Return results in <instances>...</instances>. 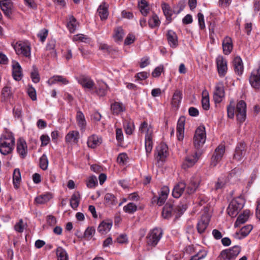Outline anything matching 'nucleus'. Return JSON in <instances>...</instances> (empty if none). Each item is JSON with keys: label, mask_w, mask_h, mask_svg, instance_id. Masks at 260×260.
Wrapping results in <instances>:
<instances>
[{"label": "nucleus", "mask_w": 260, "mask_h": 260, "mask_svg": "<svg viewBox=\"0 0 260 260\" xmlns=\"http://www.w3.org/2000/svg\"><path fill=\"white\" fill-rule=\"evenodd\" d=\"M102 138L96 135H92L88 137L87 140V146H100L102 144Z\"/></svg>", "instance_id": "a878e982"}, {"label": "nucleus", "mask_w": 260, "mask_h": 260, "mask_svg": "<svg viewBox=\"0 0 260 260\" xmlns=\"http://www.w3.org/2000/svg\"><path fill=\"white\" fill-rule=\"evenodd\" d=\"M104 204L106 206L111 207L115 206L117 204V200L116 197L110 193H107L104 197Z\"/></svg>", "instance_id": "c85d7f7f"}, {"label": "nucleus", "mask_w": 260, "mask_h": 260, "mask_svg": "<svg viewBox=\"0 0 260 260\" xmlns=\"http://www.w3.org/2000/svg\"><path fill=\"white\" fill-rule=\"evenodd\" d=\"M58 260H68V255L66 251L61 247H58L56 251Z\"/></svg>", "instance_id": "37998d69"}, {"label": "nucleus", "mask_w": 260, "mask_h": 260, "mask_svg": "<svg viewBox=\"0 0 260 260\" xmlns=\"http://www.w3.org/2000/svg\"><path fill=\"white\" fill-rule=\"evenodd\" d=\"M225 152V147H216L212 157L211 165L215 167Z\"/></svg>", "instance_id": "dca6fc26"}, {"label": "nucleus", "mask_w": 260, "mask_h": 260, "mask_svg": "<svg viewBox=\"0 0 260 260\" xmlns=\"http://www.w3.org/2000/svg\"><path fill=\"white\" fill-rule=\"evenodd\" d=\"M186 187V184L183 182H180L176 185L172 191V196L175 198H179Z\"/></svg>", "instance_id": "b1692460"}, {"label": "nucleus", "mask_w": 260, "mask_h": 260, "mask_svg": "<svg viewBox=\"0 0 260 260\" xmlns=\"http://www.w3.org/2000/svg\"><path fill=\"white\" fill-rule=\"evenodd\" d=\"M95 232V231L93 227H88L84 232L83 237L87 240L90 239L94 235Z\"/></svg>", "instance_id": "3c124183"}, {"label": "nucleus", "mask_w": 260, "mask_h": 260, "mask_svg": "<svg viewBox=\"0 0 260 260\" xmlns=\"http://www.w3.org/2000/svg\"><path fill=\"white\" fill-rule=\"evenodd\" d=\"M127 158L128 157L126 153H120L117 157V161L120 164L124 165L126 162Z\"/></svg>", "instance_id": "0e129e2a"}, {"label": "nucleus", "mask_w": 260, "mask_h": 260, "mask_svg": "<svg viewBox=\"0 0 260 260\" xmlns=\"http://www.w3.org/2000/svg\"><path fill=\"white\" fill-rule=\"evenodd\" d=\"M225 185V181L223 178L218 179L217 181L215 183V188L216 190L222 188Z\"/></svg>", "instance_id": "774afa93"}, {"label": "nucleus", "mask_w": 260, "mask_h": 260, "mask_svg": "<svg viewBox=\"0 0 260 260\" xmlns=\"http://www.w3.org/2000/svg\"><path fill=\"white\" fill-rule=\"evenodd\" d=\"M162 232L160 229L154 228L151 230L146 237V243L148 246L155 247L162 237Z\"/></svg>", "instance_id": "7ed1b4c3"}, {"label": "nucleus", "mask_w": 260, "mask_h": 260, "mask_svg": "<svg viewBox=\"0 0 260 260\" xmlns=\"http://www.w3.org/2000/svg\"><path fill=\"white\" fill-rule=\"evenodd\" d=\"M51 198V197L49 194L41 195L36 198L35 202L39 204H44L48 202Z\"/></svg>", "instance_id": "a18cd8bd"}, {"label": "nucleus", "mask_w": 260, "mask_h": 260, "mask_svg": "<svg viewBox=\"0 0 260 260\" xmlns=\"http://www.w3.org/2000/svg\"><path fill=\"white\" fill-rule=\"evenodd\" d=\"M14 229L16 231L19 233H22L24 229V225L23 221L22 219H20L19 221L14 225Z\"/></svg>", "instance_id": "4d7b16f0"}, {"label": "nucleus", "mask_w": 260, "mask_h": 260, "mask_svg": "<svg viewBox=\"0 0 260 260\" xmlns=\"http://www.w3.org/2000/svg\"><path fill=\"white\" fill-rule=\"evenodd\" d=\"M241 251V248L239 246H234L233 247L222 250L219 257L222 260H235Z\"/></svg>", "instance_id": "39448f33"}, {"label": "nucleus", "mask_w": 260, "mask_h": 260, "mask_svg": "<svg viewBox=\"0 0 260 260\" xmlns=\"http://www.w3.org/2000/svg\"><path fill=\"white\" fill-rule=\"evenodd\" d=\"M124 35V30L121 26L117 27L114 29L113 37L115 41H121Z\"/></svg>", "instance_id": "e433bc0d"}, {"label": "nucleus", "mask_w": 260, "mask_h": 260, "mask_svg": "<svg viewBox=\"0 0 260 260\" xmlns=\"http://www.w3.org/2000/svg\"><path fill=\"white\" fill-rule=\"evenodd\" d=\"M202 106L205 110H208L210 107L209 98L206 90L203 92Z\"/></svg>", "instance_id": "a19ab883"}, {"label": "nucleus", "mask_w": 260, "mask_h": 260, "mask_svg": "<svg viewBox=\"0 0 260 260\" xmlns=\"http://www.w3.org/2000/svg\"><path fill=\"white\" fill-rule=\"evenodd\" d=\"M0 8L5 15L9 17L12 14L13 3L11 0H1L0 1Z\"/></svg>", "instance_id": "2eb2a0df"}, {"label": "nucleus", "mask_w": 260, "mask_h": 260, "mask_svg": "<svg viewBox=\"0 0 260 260\" xmlns=\"http://www.w3.org/2000/svg\"><path fill=\"white\" fill-rule=\"evenodd\" d=\"M27 93L32 101H36L37 100L36 90L31 85L28 86Z\"/></svg>", "instance_id": "6e6d98bb"}, {"label": "nucleus", "mask_w": 260, "mask_h": 260, "mask_svg": "<svg viewBox=\"0 0 260 260\" xmlns=\"http://www.w3.org/2000/svg\"><path fill=\"white\" fill-rule=\"evenodd\" d=\"M14 48L17 54L30 58L31 49L28 42L18 41L14 45Z\"/></svg>", "instance_id": "20e7f679"}, {"label": "nucleus", "mask_w": 260, "mask_h": 260, "mask_svg": "<svg viewBox=\"0 0 260 260\" xmlns=\"http://www.w3.org/2000/svg\"><path fill=\"white\" fill-rule=\"evenodd\" d=\"M207 253L205 251H200L196 254L191 257L189 260H202L206 257Z\"/></svg>", "instance_id": "13d9d810"}, {"label": "nucleus", "mask_w": 260, "mask_h": 260, "mask_svg": "<svg viewBox=\"0 0 260 260\" xmlns=\"http://www.w3.org/2000/svg\"><path fill=\"white\" fill-rule=\"evenodd\" d=\"M186 206L180 204L175 206L172 202H168L164 206L162 211V216L164 218L168 219L173 216L175 219L178 218L185 211Z\"/></svg>", "instance_id": "f257e3e1"}, {"label": "nucleus", "mask_w": 260, "mask_h": 260, "mask_svg": "<svg viewBox=\"0 0 260 260\" xmlns=\"http://www.w3.org/2000/svg\"><path fill=\"white\" fill-rule=\"evenodd\" d=\"M224 97V87L222 84H218L215 87L213 99L215 103H220Z\"/></svg>", "instance_id": "6ab92c4d"}, {"label": "nucleus", "mask_w": 260, "mask_h": 260, "mask_svg": "<svg viewBox=\"0 0 260 260\" xmlns=\"http://www.w3.org/2000/svg\"><path fill=\"white\" fill-rule=\"evenodd\" d=\"M222 46L224 54H230L233 48L232 38L229 36L225 37L222 41Z\"/></svg>", "instance_id": "412c9836"}, {"label": "nucleus", "mask_w": 260, "mask_h": 260, "mask_svg": "<svg viewBox=\"0 0 260 260\" xmlns=\"http://www.w3.org/2000/svg\"><path fill=\"white\" fill-rule=\"evenodd\" d=\"M168 155V147H156L155 156L157 161H164Z\"/></svg>", "instance_id": "aec40b11"}, {"label": "nucleus", "mask_w": 260, "mask_h": 260, "mask_svg": "<svg viewBox=\"0 0 260 260\" xmlns=\"http://www.w3.org/2000/svg\"><path fill=\"white\" fill-rule=\"evenodd\" d=\"M27 147H17V152L22 158H25L26 156L27 153Z\"/></svg>", "instance_id": "338daca9"}, {"label": "nucleus", "mask_w": 260, "mask_h": 260, "mask_svg": "<svg viewBox=\"0 0 260 260\" xmlns=\"http://www.w3.org/2000/svg\"><path fill=\"white\" fill-rule=\"evenodd\" d=\"M52 84L55 83L56 82H60L62 83L63 84H67L69 81L67 79L61 76H56L53 77V79L51 81Z\"/></svg>", "instance_id": "052dcab7"}, {"label": "nucleus", "mask_w": 260, "mask_h": 260, "mask_svg": "<svg viewBox=\"0 0 260 260\" xmlns=\"http://www.w3.org/2000/svg\"><path fill=\"white\" fill-rule=\"evenodd\" d=\"M233 66L235 73L238 75H242L243 72V64L242 59L239 56H236L234 58Z\"/></svg>", "instance_id": "393cba45"}, {"label": "nucleus", "mask_w": 260, "mask_h": 260, "mask_svg": "<svg viewBox=\"0 0 260 260\" xmlns=\"http://www.w3.org/2000/svg\"><path fill=\"white\" fill-rule=\"evenodd\" d=\"M48 160L45 154H43L40 158V167L43 170L48 168Z\"/></svg>", "instance_id": "603ef678"}, {"label": "nucleus", "mask_w": 260, "mask_h": 260, "mask_svg": "<svg viewBox=\"0 0 260 260\" xmlns=\"http://www.w3.org/2000/svg\"><path fill=\"white\" fill-rule=\"evenodd\" d=\"M182 99V92L180 90L175 91L172 98L171 104L173 107L178 108Z\"/></svg>", "instance_id": "cd10ccee"}, {"label": "nucleus", "mask_w": 260, "mask_h": 260, "mask_svg": "<svg viewBox=\"0 0 260 260\" xmlns=\"http://www.w3.org/2000/svg\"><path fill=\"white\" fill-rule=\"evenodd\" d=\"M164 70V66L160 65L156 67L152 73V76L153 77H158L160 76L161 72Z\"/></svg>", "instance_id": "680f3d73"}, {"label": "nucleus", "mask_w": 260, "mask_h": 260, "mask_svg": "<svg viewBox=\"0 0 260 260\" xmlns=\"http://www.w3.org/2000/svg\"><path fill=\"white\" fill-rule=\"evenodd\" d=\"M206 135L205 127L203 126H199L195 132L193 137L194 146L203 145L206 141Z\"/></svg>", "instance_id": "0eeeda50"}, {"label": "nucleus", "mask_w": 260, "mask_h": 260, "mask_svg": "<svg viewBox=\"0 0 260 260\" xmlns=\"http://www.w3.org/2000/svg\"><path fill=\"white\" fill-rule=\"evenodd\" d=\"M76 120L81 129H84L86 126V121L84 115L81 111H78L76 115Z\"/></svg>", "instance_id": "f704fd0d"}, {"label": "nucleus", "mask_w": 260, "mask_h": 260, "mask_svg": "<svg viewBox=\"0 0 260 260\" xmlns=\"http://www.w3.org/2000/svg\"><path fill=\"white\" fill-rule=\"evenodd\" d=\"M216 64L219 76H224L228 70L226 60L222 56H219L216 58Z\"/></svg>", "instance_id": "4468645a"}, {"label": "nucleus", "mask_w": 260, "mask_h": 260, "mask_svg": "<svg viewBox=\"0 0 260 260\" xmlns=\"http://www.w3.org/2000/svg\"><path fill=\"white\" fill-rule=\"evenodd\" d=\"M97 12L102 20H106L109 15L108 5L103 2L99 7Z\"/></svg>", "instance_id": "4be33fe9"}, {"label": "nucleus", "mask_w": 260, "mask_h": 260, "mask_svg": "<svg viewBox=\"0 0 260 260\" xmlns=\"http://www.w3.org/2000/svg\"><path fill=\"white\" fill-rule=\"evenodd\" d=\"M185 118L181 116L179 118L177 125V137L179 141H182L184 138V125Z\"/></svg>", "instance_id": "a211bd4d"}, {"label": "nucleus", "mask_w": 260, "mask_h": 260, "mask_svg": "<svg viewBox=\"0 0 260 260\" xmlns=\"http://www.w3.org/2000/svg\"><path fill=\"white\" fill-rule=\"evenodd\" d=\"M137 210V206L133 203H129L124 206L123 210L129 214H133Z\"/></svg>", "instance_id": "09e8293b"}, {"label": "nucleus", "mask_w": 260, "mask_h": 260, "mask_svg": "<svg viewBox=\"0 0 260 260\" xmlns=\"http://www.w3.org/2000/svg\"><path fill=\"white\" fill-rule=\"evenodd\" d=\"M79 132L77 131H72L69 132L66 136V140L68 142H76L79 139Z\"/></svg>", "instance_id": "58836bf2"}, {"label": "nucleus", "mask_w": 260, "mask_h": 260, "mask_svg": "<svg viewBox=\"0 0 260 260\" xmlns=\"http://www.w3.org/2000/svg\"><path fill=\"white\" fill-rule=\"evenodd\" d=\"M77 81L84 88L90 90L93 89L94 83L89 76L81 75L77 78Z\"/></svg>", "instance_id": "f8f14e48"}, {"label": "nucleus", "mask_w": 260, "mask_h": 260, "mask_svg": "<svg viewBox=\"0 0 260 260\" xmlns=\"http://www.w3.org/2000/svg\"><path fill=\"white\" fill-rule=\"evenodd\" d=\"M201 154L202 152L198 150L193 152V154L191 156H186L185 161L182 165V168L184 169H186L193 166Z\"/></svg>", "instance_id": "9d476101"}, {"label": "nucleus", "mask_w": 260, "mask_h": 260, "mask_svg": "<svg viewBox=\"0 0 260 260\" xmlns=\"http://www.w3.org/2000/svg\"><path fill=\"white\" fill-rule=\"evenodd\" d=\"M34 71L31 73V78L32 82L34 83H38L40 81L39 75L38 73L37 70L35 66L33 67Z\"/></svg>", "instance_id": "bf43d9fd"}, {"label": "nucleus", "mask_w": 260, "mask_h": 260, "mask_svg": "<svg viewBox=\"0 0 260 260\" xmlns=\"http://www.w3.org/2000/svg\"><path fill=\"white\" fill-rule=\"evenodd\" d=\"M13 77L16 81H20L22 78V69L18 62H15L13 64Z\"/></svg>", "instance_id": "bb28decb"}, {"label": "nucleus", "mask_w": 260, "mask_h": 260, "mask_svg": "<svg viewBox=\"0 0 260 260\" xmlns=\"http://www.w3.org/2000/svg\"><path fill=\"white\" fill-rule=\"evenodd\" d=\"M112 225V222H106L105 221H102L98 226V231L102 234L108 232Z\"/></svg>", "instance_id": "c9c22d12"}, {"label": "nucleus", "mask_w": 260, "mask_h": 260, "mask_svg": "<svg viewBox=\"0 0 260 260\" xmlns=\"http://www.w3.org/2000/svg\"><path fill=\"white\" fill-rule=\"evenodd\" d=\"M140 11L142 14L146 16L149 12V7L148 3L145 0H141L138 4Z\"/></svg>", "instance_id": "4c0bfd02"}, {"label": "nucleus", "mask_w": 260, "mask_h": 260, "mask_svg": "<svg viewBox=\"0 0 260 260\" xmlns=\"http://www.w3.org/2000/svg\"><path fill=\"white\" fill-rule=\"evenodd\" d=\"M237 119L240 123L243 122L246 118V104L243 101H240L237 104L236 108Z\"/></svg>", "instance_id": "6e6552de"}, {"label": "nucleus", "mask_w": 260, "mask_h": 260, "mask_svg": "<svg viewBox=\"0 0 260 260\" xmlns=\"http://www.w3.org/2000/svg\"><path fill=\"white\" fill-rule=\"evenodd\" d=\"M69 22L67 23V27L71 33H73L77 28L78 22L76 19L73 16H69Z\"/></svg>", "instance_id": "72a5a7b5"}, {"label": "nucleus", "mask_w": 260, "mask_h": 260, "mask_svg": "<svg viewBox=\"0 0 260 260\" xmlns=\"http://www.w3.org/2000/svg\"><path fill=\"white\" fill-rule=\"evenodd\" d=\"M87 186L89 188H92L98 184L97 178L94 176L90 177L87 182Z\"/></svg>", "instance_id": "5fc2aeb1"}, {"label": "nucleus", "mask_w": 260, "mask_h": 260, "mask_svg": "<svg viewBox=\"0 0 260 260\" xmlns=\"http://www.w3.org/2000/svg\"><path fill=\"white\" fill-rule=\"evenodd\" d=\"M244 207V201L241 198L233 200L230 203L227 209L228 214L232 217L237 215L239 212Z\"/></svg>", "instance_id": "f03ea898"}, {"label": "nucleus", "mask_w": 260, "mask_h": 260, "mask_svg": "<svg viewBox=\"0 0 260 260\" xmlns=\"http://www.w3.org/2000/svg\"><path fill=\"white\" fill-rule=\"evenodd\" d=\"M108 88H109L108 86L104 82L100 83L99 87L94 86L93 88L96 94L100 96H104L106 94Z\"/></svg>", "instance_id": "7c9ffc66"}, {"label": "nucleus", "mask_w": 260, "mask_h": 260, "mask_svg": "<svg viewBox=\"0 0 260 260\" xmlns=\"http://www.w3.org/2000/svg\"><path fill=\"white\" fill-rule=\"evenodd\" d=\"M15 138L12 133L6 131L0 138V146H13Z\"/></svg>", "instance_id": "1a4fd4ad"}, {"label": "nucleus", "mask_w": 260, "mask_h": 260, "mask_svg": "<svg viewBox=\"0 0 260 260\" xmlns=\"http://www.w3.org/2000/svg\"><path fill=\"white\" fill-rule=\"evenodd\" d=\"M48 31L46 29H43L38 34V37L40 38V41L42 42H43L46 40L47 36H48Z\"/></svg>", "instance_id": "e2e57ef3"}, {"label": "nucleus", "mask_w": 260, "mask_h": 260, "mask_svg": "<svg viewBox=\"0 0 260 260\" xmlns=\"http://www.w3.org/2000/svg\"><path fill=\"white\" fill-rule=\"evenodd\" d=\"M252 228L253 227L251 224L245 225L240 230V234L243 237H245L249 234Z\"/></svg>", "instance_id": "864d4df0"}, {"label": "nucleus", "mask_w": 260, "mask_h": 260, "mask_svg": "<svg viewBox=\"0 0 260 260\" xmlns=\"http://www.w3.org/2000/svg\"><path fill=\"white\" fill-rule=\"evenodd\" d=\"M167 38L171 47L176 48L178 46V37L174 31L172 30H168L167 34Z\"/></svg>", "instance_id": "5701e85b"}, {"label": "nucleus", "mask_w": 260, "mask_h": 260, "mask_svg": "<svg viewBox=\"0 0 260 260\" xmlns=\"http://www.w3.org/2000/svg\"><path fill=\"white\" fill-rule=\"evenodd\" d=\"M56 44V41L54 39H51L50 40L46 46V49L47 50H52V51L51 52L52 53V55L56 57V52L55 50V47Z\"/></svg>", "instance_id": "de8ad7c7"}, {"label": "nucleus", "mask_w": 260, "mask_h": 260, "mask_svg": "<svg viewBox=\"0 0 260 260\" xmlns=\"http://www.w3.org/2000/svg\"><path fill=\"white\" fill-rule=\"evenodd\" d=\"M111 109L113 114L117 115L120 112H123L125 110V108L122 104L118 102H115L111 104Z\"/></svg>", "instance_id": "ea45409f"}, {"label": "nucleus", "mask_w": 260, "mask_h": 260, "mask_svg": "<svg viewBox=\"0 0 260 260\" xmlns=\"http://www.w3.org/2000/svg\"><path fill=\"white\" fill-rule=\"evenodd\" d=\"M140 131L142 132H146L145 146H153V129L151 125H148L146 121H144L140 126Z\"/></svg>", "instance_id": "423d86ee"}, {"label": "nucleus", "mask_w": 260, "mask_h": 260, "mask_svg": "<svg viewBox=\"0 0 260 260\" xmlns=\"http://www.w3.org/2000/svg\"><path fill=\"white\" fill-rule=\"evenodd\" d=\"M228 116L230 118H233L235 113V107L231 103L227 107Z\"/></svg>", "instance_id": "69168bd1"}, {"label": "nucleus", "mask_w": 260, "mask_h": 260, "mask_svg": "<svg viewBox=\"0 0 260 260\" xmlns=\"http://www.w3.org/2000/svg\"><path fill=\"white\" fill-rule=\"evenodd\" d=\"M161 7L163 10V12L165 15L166 16L167 19H170L171 20V17L172 15V13L169 5L167 4L164 3L162 4Z\"/></svg>", "instance_id": "8fccbe9b"}, {"label": "nucleus", "mask_w": 260, "mask_h": 260, "mask_svg": "<svg viewBox=\"0 0 260 260\" xmlns=\"http://www.w3.org/2000/svg\"><path fill=\"white\" fill-rule=\"evenodd\" d=\"M125 132L127 135H132L134 130L135 126L134 122L131 120H125L123 123Z\"/></svg>", "instance_id": "c03bdc74"}, {"label": "nucleus", "mask_w": 260, "mask_h": 260, "mask_svg": "<svg viewBox=\"0 0 260 260\" xmlns=\"http://www.w3.org/2000/svg\"><path fill=\"white\" fill-rule=\"evenodd\" d=\"M148 24L151 28L158 26L160 24V20L156 14H153L149 19Z\"/></svg>", "instance_id": "49530a36"}, {"label": "nucleus", "mask_w": 260, "mask_h": 260, "mask_svg": "<svg viewBox=\"0 0 260 260\" xmlns=\"http://www.w3.org/2000/svg\"><path fill=\"white\" fill-rule=\"evenodd\" d=\"M249 214V210L244 211L243 213L238 217L234 224L235 227H238L240 224L245 223L248 219Z\"/></svg>", "instance_id": "c756f323"}, {"label": "nucleus", "mask_w": 260, "mask_h": 260, "mask_svg": "<svg viewBox=\"0 0 260 260\" xmlns=\"http://www.w3.org/2000/svg\"><path fill=\"white\" fill-rule=\"evenodd\" d=\"M210 220V217L208 214H204L202 216L201 219L197 224V230L199 233L201 234L205 232L209 224Z\"/></svg>", "instance_id": "f3484780"}, {"label": "nucleus", "mask_w": 260, "mask_h": 260, "mask_svg": "<svg viewBox=\"0 0 260 260\" xmlns=\"http://www.w3.org/2000/svg\"><path fill=\"white\" fill-rule=\"evenodd\" d=\"M251 85L255 89L260 88V64L258 68L254 70L249 77Z\"/></svg>", "instance_id": "9b49d317"}, {"label": "nucleus", "mask_w": 260, "mask_h": 260, "mask_svg": "<svg viewBox=\"0 0 260 260\" xmlns=\"http://www.w3.org/2000/svg\"><path fill=\"white\" fill-rule=\"evenodd\" d=\"M245 147H236L234 158L238 160H240L246 154Z\"/></svg>", "instance_id": "79ce46f5"}, {"label": "nucleus", "mask_w": 260, "mask_h": 260, "mask_svg": "<svg viewBox=\"0 0 260 260\" xmlns=\"http://www.w3.org/2000/svg\"><path fill=\"white\" fill-rule=\"evenodd\" d=\"M80 201V194L79 191L73 193L70 200V206L73 209H76Z\"/></svg>", "instance_id": "2f4dec72"}, {"label": "nucleus", "mask_w": 260, "mask_h": 260, "mask_svg": "<svg viewBox=\"0 0 260 260\" xmlns=\"http://www.w3.org/2000/svg\"><path fill=\"white\" fill-rule=\"evenodd\" d=\"M201 179L199 176H192L190 180L189 183L186 188V191L188 194L193 193L199 187Z\"/></svg>", "instance_id": "ddd939ff"}, {"label": "nucleus", "mask_w": 260, "mask_h": 260, "mask_svg": "<svg viewBox=\"0 0 260 260\" xmlns=\"http://www.w3.org/2000/svg\"><path fill=\"white\" fill-rule=\"evenodd\" d=\"M21 180L20 171L19 169H15L13 172V182L15 188L19 187L20 182Z\"/></svg>", "instance_id": "473e14b6"}]
</instances>
